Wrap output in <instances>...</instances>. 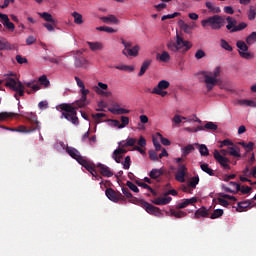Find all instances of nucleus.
<instances>
[{
  "label": "nucleus",
  "instance_id": "57",
  "mask_svg": "<svg viewBox=\"0 0 256 256\" xmlns=\"http://www.w3.org/2000/svg\"><path fill=\"white\" fill-rule=\"evenodd\" d=\"M152 94L153 95H160V97H167V95H169V93L167 91L157 90V89H152Z\"/></svg>",
  "mask_w": 256,
  "mask_h": 256
},
{
  "label": "nucleus",
  "instance_id": "59",
  "mask_svg": "<svg viewBox=\"0 0 256 256\" xmlns=\"http://www.w3.org/2000/svg\"><path fill=\"white\" fill-rule=\"evenodd\" d=\"M135 143H137V140L135 138H127L124 147H135Z\"/></svg>",
  "mask_w": 256,
  "mask_h": 256
},
{
  "label": "nucleus",
  "instance_id": "30",
  "mask_svg": "<svg viewBox=\"0 0 256 256\" xmlns=\"http://www.w3.org/2000/svg\"><path fill=\"white\" fill-rule=\"evenodd\" d=\"M91 51H103V43L101 42H87Z\"/></svg>",
  "mask_w": 256,
  "mask_h": 256
},
{
  "label": "nucleus",
  "instance_id": "63",
  "mask_svg": "<svg viewBox=\"0 0 256 256\" xmlns=\"http://www.w3.org/2000/svg\"><path fill=\"white\" fill-rule=\"evenodd\" d=\"M255 17H256L255 9H253V6H251L248 12V19L249 21H253L255 20Z\"/></svg>",
  "mask_w": 256,
  "mask_h": 256
},
{
  "label": "nucleus",
  "instance_id": "14",
  "mask_svg": "<svg viewBox=\"0 0 256 256\" xmlns=\"http://www.w3.org/2000/svg\"><path fill=\"white\" fill-rule=\"evenodd\" d=\"M66 153H68V155L70 157H72V159H75V161H77V163H79L81 161V159L83 158V156H81V152H79V150H77V148H73L71 146L66 147Z\"/></svg>",
  "mask_w": 256,
  "mask_h": 256
},
{
  "label": "nucleus",
  "instance_id": "37",
  "mask_svg": "<svg viewBox=\"0 0 256 256\" xmlns=\"http://www.w3.org/2000/svg\"><path fill=\"white\" fill-rule=\"evenodd\" d=\"M163 175V170L161 169H152L149 173L150 179H159Z\"/></svg>",
  "mask_w": 256,
  "mask_h": 256
},
{
  "label": "nucleus",
  "instance_id": "17",
  "mask_svg": "<svg viewBox=\"0 0 256 256\" xmlns=\"http://www.w3.org/2000/svg\"><path fill=\"white\" fill-rule=\"evenodd\" d=\"M253 207V200H245L242 202H238L236 211L238 213H243L245 209H251Z\"/></svg>",
  "mask_w": 256,
  "mask_h": 256
},
{
  "label": "nucleus",
  "instance_id": "43",
  "mask_svg": "<svg viewBox=\"0 0 256 256\" xmlns=\"http://www.w3.org/2000/svg\"><path fill=\"white\" fill-rule=\"evenodd\" d=\"M15 131L17 133H33L35 131V129H33L32 127H30L29 129L23 125L19 126L18 128H15Z\"/></svg>",
  "mask_w": 256,
  "mask_h": 256
},
{
  "label": "nucleus",
  "instance_id": "31",
  "mask_svg": "<svg viewBox=\"0 0 256 256\" xmlns=\"http://www.w3.org/2000/svg\"><path fill=\"white\" fill-rule=\"evenodd\" d=\"M109 111L110 113H113V115H127L128 113H131V110L116 107L110 108Z\"/></svg>",
  "mask_w": 256,
  "mask_h": 256
},
{
  "label": "nucleus",
  "instance_id": "49",
  "mask_svg": "<svg viewBox=\"0 0 256 256\" xmlns=\"http://www.w3.org/2000/svg\"><path fill=\"white\" fill-rule=\"evenodd\" d=\"M220 46L222 49H225V51H233V47L229 45V42H227L225 39L220 40Z\"/></svg>",
  "mask_w": 256,
  "mask_h": 256
},
{
  "label": "nucleus",
  "instance_id": "22",
  "mask_svg": "<svg viewBox=\"0 0 256 256\" xmlns=\"http://www.w3.org/2000/svg\"><path fill=\"white\" fill-rule=\"evenodd\" d=\"M100 21H102L103 23H107V24H110V23H113V25H119V23H121L117 17L113 14H110L108 16H102L100 17Z\"/></svg>",
  "mask_w": 256,
  "mask_h": 256
},
{
  "label": "nucleus",
  "instance_id": "39",
  "mask_svg": "<svg viewBox=\"0 0 256 256\" xmlns=\"http://www.w3.org/2000/svg\"><path fill=\"white\" fill-rule=\"evenodd\" d=\"M192 151H195V146L193 144H189L182 148V157H187Z\"/></svg>",
  "mask_w": 256,
  "mask_h": 256
},
{
  "label": "nucleus",
  "instance_id": "29",
  "mask_svg": "<svg viewBox=\"0 0 256 256\" xmlns=\"http://www.w3.org/2000/svg\"><path fill=\"white\" fill-rule=\"evenodd\" d=\"M39 17L41 19H44V21H47V23H55V18H53V15H51L49 12H38Z\"/></svg>",
  "mask_w": 256,
  "mask_h": 256
},
{
  "label": "nucleus",
  "instance_id": "46",
  "mask_svg": "<svg viewBox=\"0 0 256 256\" xmlns=\"http://www.w3.org/2000/svg\"><path fill=\"white\" fill-rule=\"evenodd\" d=\"M43 27H45L47 31H49L50 33H53V31H55V28L57 27V21H54V23L53 22L44 23Z\"/></svg>",
  "mask_w": 256,
  "mask_h": 256
},
{
  "label": "nucleus",
  "instance_id": "56",
  "mask_svg": "<svg viewBox=\"0 0 256 256\" xmlns=\"http://www.w3.org/2000/svg\"><path fill=\"white\" fill-rule=\"evenodd\" d=\"M181 13L174 12L173 14L163 15L161 18V21H167V19H175V17H179Z\"/></svg>",
  "mask_w": 256,
  "mask_h": 256
},
{
  "label": "nucleus",
  "instance_id": "35",
  "mask_svg": "<svg viewBox=\"0 0 256 256\" xmlns=\"http://www.w3.org/2000/svg\"><path fill=\"white\" fill-rule=\"evenodd\" d=\"M241 148L239 146L228 147V155L232 157H241Z\"/></svg>",
  "mask_w": 256,
  "mask_h": 256
},
{
  "label": "nucleus",
  "instance_id": "41",
  "mask_svg": "<svg viewBox=\"0 0 256 256\" xmlns=\"http://www.w3.org/2000/svg\"><path fill=\"white\" fill-rule=\"evenodd\" d=\"M72 17L74 18V23L76 25H83V15L79 14L78 12H73Z\"/></svg>",
  "mask_w": 256,
  "mask_h": 256
},
{
  "label": "nucleus",
  "instance_id": "60",
  "mask_svg": "<svg viewBox=\"0 0 256 256\" xmlns=\"http://www.w3.org/2000/svg\"><path fill=\"white\" fill-rule=\"evenodd\" d=\"M233 142L229 139H225L223 141L220 142V148L222 149V147H233Z\"/></svg>",
  "mask_w": 256,
  "mask_h": 256
},
{
  "label": "nucleus",
  "instance_id": "45",
  "mask_svg": "<svg viewBox=\"0 0 256 256\" xmlns=\"http://www.w3.org/2000/svg\"><path fill=\"white\" fill-rule=\"evenodd\" d=\"M96 31H104L105 33H117L116 29H113L112 27H109V26L96 27Z\"/></svg>",
  "mask_w": 256,
  "mask_h": 256
},
{
  "label": "nucleus",
  "instance_id": "11",
  "mask_svg": "<svg viewBox=\"0 0 256 256\" xmlns=\"http://www.w3.org/2000/svg\"><path fill=\"white\" fill-rule=\"evenodd\" d=\"M25 119L29 121L31 128L34 129V131H40L41 125L39 124L37 120V114L35 113H26Z\"/></svg>",
  "mask_w": 256,
  "mask_h": 256
},
{
  "label": "nucleus",
  "instance_id": "7",
  "mask_svg": "<svg viewBox=\"0 0 256 256\" xmlns=\"http://www.w3.org/2000/svg\"><path fill=\"white\" fill-rule=\"evenodd\" d=\"M106 197L113 203H119V201L125 202V196L119 191H115L113 188H107L105 191Z\"/></svg>",
  "mask_w": 256,
  "mask_h": 256
},
{
  "label": "nucleus",
  "instance_id": "10",
  "mask_svg": "<svg viewBox=\"0 0 256 256\" xmlns=\"http://www.w3.org/2000/svg\"><path fill=\"white\" fill-rule=\"evenodd\" d=\"M185 177H187V166L185 164H179L175 179L179 183H185Z\"/></svg>",
  "mask_w": 256,
  "mask_h": 256
},
{
  "label": "nucleus",
  "instance_id": "50",
  "mask_svg": "<svg viewBox=\"0 0 256 256\" xmlns=\"http://www.w3.org/2000/svg\"><path fill=\"white\" fill-rule=\"evenodd\" d=\"M123 157L124 156L117 150H114L112 153V159H114V161H116V163H121V159H123Z\"/></svg>",
  "mask_w": 256,
  "mask_h": 256
},
{
  "label": "nucleus",
  "instance_id": "3",
  "mask_svg": "<svg viewBox=\"0 0 256 256\" xmlns=\"http://www.w3.org/2000/svg\"><path fill=\"white\" fill-rule=\"evenodd\" d=\"M57 109H61V111H63L60 119H66V121H69L72 125H79L76 107H73L71 104L63 103L60 104Z\"/></svg>",
  "mask_w": 256,
  "mask_h": 256
},
{
  "label": "nucleus",
  "instance_id": "64",
  "mask_svg": "<svg viewBox=\"0 0 256 256\" xmlns=\"http://www.w3.org/2000/svg\"><path fill=\"white\" fill-rule=\"evenodd\" d=\"M207 54L203 51V49H198L195 53V59H203Z\"/></svg>",
  "mask_w": 256,
  "mask_h": 256
},
{
  "label": "nucleus",
  "instance_id": "40",
  "mask_svg": "<svg viewBox=\"0 0 256 256\" xmlns=\"http://www.w3.org/2000/svg\"><path fill=\"white\" fill-rule=\"evenodd\" d=\"M15 113L11 112H0V123H3V121H7V119H11V117H15Z\"/></svg>",
  "mask_w": 256,
  "mask_h": 256
},
{
  "label": "nucleus",
  "instance_id": "33",
  "mask_svg": "<svg viewBox=\"0 0 256 256\" xmlns=\"http://www.w3.org/2000/svg\"><path fill=\"white\" fill-rule=\"evenodd\" d=\"M171 83L167 80H161L156 87L153 89H157V91H165V89H169Z\"/></svg>",
  "mask_w": 256,
  "mask_h": 256
},
{
  "label": "nucleus",
  "instance_id": "51",
  "mask_svg": "<svg viewBox=\"0 0 256 256\" xmlns=\"http://www.w3.org/2000/svg\"><path fill=\"white\" fill-rule=\"evenodd\" d=\"M223 209H216L211 214L210 219H219V217H223Z\"/></svg>",
  "mask_w": 256,
  "mask_h": 256
},
{
  "label": "nucleus",
  "instance_id": "34",
  "mask_svg": "<svg viewBox=\"0 0 256 256\" xmlns=\"http://www.w3.org/2000/svg\"><path fill=\"white\" fill-rule=\"evenodd\" d=\"M198 147V151L202 157H208L209 155V148L205 144H195Z\"/></svg>",
  "mask_w": 256,
  "mask_h": 256
},
{
  "label": "nucleus",
  "instance_id": "32",
  "mask_svg": "<svg viewBox=\"0 0 256 256\" xmlns=\"http://www.w3.org/2000/svg\"><path fill=\"white\" fill-rule=\"evenodd\" d=\"M107 89H109V85H107L103 82H98V87H96V93L98 95H107V93H105V91H107Z\"/></svg>",
  "mask_w": 256,
  "mask_h": 256
},
{
  "label": "nucleus",
  "instance_id": "2",
  "mask_svg": "<svg viewBox=\"0 0 256 256\" xmlns=\"http://www.w3.org/2000/svg\"><path fill=\"white\" fill-rule=\"evenodd\" d=\"M197 75L199 79H204V83L206 84V89L209 93L210 91H213V87H215L217 83H219V79H217V77H220L221 75V67L217 66L213 70V72L201 71V72H198Z\"/></svg>",
  "mask_w": 256,
  "mask_h": 256
},
{
  "label": "nucleus",
  "instance_id": "13",
  "mask_svg": "<svg viewBox=\"0 0 256 256\" xmlns=\"http://www.w3.org/2000/svg\"><path fill=\"white\" fill-rule=\"evenodd\" d=\"M74 67H76V69H87V67H89V60L83 56H75Z\"/></svg>",
  "mask_w": 256,
  "mask_h": 256
},
{
  "label": "nucleus",
  "instance_id": "47",
  "mask_svg": "<svg viewBox=\"0 0 256 256\" xmlns=\"http://www.w3.org/2000/svg\"><path fill=\"white\" fill-rule=\"evenodd\" d=\"M170 213H171L172 217H176L177 219H181L183 217H187V212H185V211L171 210Z\"/></svg>",
  "mask_w": 256,
  "mask_h": 256
},
{
  "label": "nucleus",
  "instance_id": "25",
  "mask_svg": "<svg viewBox=\"0 0 256 256\" xmlns=\"http://www.w3.org/2000/svg\"><path fill=\"white\" fill-rule=\"evenodd\" d=\"M170 201H173L172 197H157L152 200V203H154V205H169Z\"/></svg>",
  "mask_w": 256,
  "mask_h": 256
},
{
  "label": "nucleus",
  "instance_id": "54",
  "mask_svg": "<svg viewBox=\"0 0 256 256\" xmlns=\"http://www.w3.org/2000/svg\"><path fill=\"white\" fill-rule=\"evenodd\" d=\"M256 41V32H252L247 38L246 43L247 45H253Z\"/></svg>",
  "mask_w": 256,
  "mask_h": 256
},
{
  "label": "nucleus",
  "instance_id": "36",
  "mask_svg": "<svg viewBox=\"0 0 256 256\" xmlns=\"http://www.w3.org/2000/svg\"><path fill=\"white\" fill-rule=\"evenodd\" d=\"M200 169L204 171V173H207V175H210V177L215 176V171L209 167V164L204 163L200 165Z\"/></svg>",
  "mask_w": 256,
  "mask_h": 256
},
{
  "label": "nucleus",
  "instance_id": "5",
  "mask_svg": "<svg viewBox=\"0 0 256 256\" xmlns=\"http://www.w3.org/2000/svg\"><path fill=\"white\" fill-rule=\"evenodd\" d=\"M201 25L204 29L209 25L214 31H219V29L225 27V18L219 15L210 16L202 20Z\"/></svg>",
  "mask_w": 256,
  "mask_h": 256
},
{
  "label": "nucleus",
  "instance_id": "62",
  "mask_svg": "<svg viewBox=\"0 0 256 256\" xmlns=\"http://www.w3.org/2000/svg\"><path fill=\"white\" fill-rule=\"evenodd\" d=\"M93 119H95L96 123H101V118L106 117L105 113H96L92 114Z\"/></svg>",
  "mask_w": 256,
  "mask_h": 256
},
{
  "label": "nucleus",
  "instance_id": "16",
  "mask_svg": "<svg viewBox=\"0 0 256 256\" xmlns=\"http://www.w3.org/2000/svg\"><path fill=\"white\" fill-rule=\"evenodd\" d=\"M78 163L79 165H82L86 171H89V173H95V164L85 159V157H83Z\"/></svg>",
  "mask_w": 256,
  "mask_h": 256
},
{
  "label": "nucleus",
  "instance_id": "20",
  "mask_svg": "<svg viewBox=\"0 0 256 256\" xmlns=\"http://www.w3.org/2000/svg\"><path fill=\"white\" fill-rule=\"evenodd\" d=\"M139 45H136L132 48H126L122 51L123 55L126 57H137L139 55Z\"/></svg>",
  "mask_w": 256,
  "mask_h": 256
},
{
  "label": "nucleus",
  "instance_id": "28",
  "mask_svg": "<svg viewBox=\"0 0 256 256\" xmlns=\"http://www.w3.org/2000/svg\"><path fill=\"white\" fill-rule=\"evenodd\" d=\"M156 59L162 61V63H169L171 61V55H169V52L163 51L161 54H157Z\"/></svg>",
  "mask_w": 256,
  "mask_h": 256
},
{
  "label": "nucleus",
  "instance_id": "12",
  "mask_svg": "<svg viewBox=\"0 0 256 256\" xmlns=\"http://www.w3.org/2000/svg\"><path fill=\"white\" fill-rule=\"evenodd\" d=\"M214 159H216L219 164L221 165V167H223V169H231V166L229 165V158L224 157L223 155H221V153H219L217 150L214 151Z\"/></svg>",
  "mask_w": 256,
  "mask_h": 256
},
{
  "label": "nucleus",
  "instance_id": "52",
  "mask_svg": "<svg viewBox=\"0 0 256 256\" xmlns=\"http://www.w3.org/2000/svg\"><path fill=\"white\" fill-rule=\"evenodd\" d=\"M123 165V169L127 170L131 167V156H126L123 162H120Z\"/></svg>",
  "mask_w": 256,
  "mask_h": 256
},
{
  "label": "nucleus",
  "instance_id": "6",
  "mask_svg": "<svg viewBox=\"0 0 256 256\" xmlns=\"http://www.w3.org/2000/svg\"><path fill=\"white\" fill-rule=\"evenodd\" d=\"M227 25L226 29L229 30V33H237L239 31H243V29H247V23L241 22L237 25V19L228 16L226 17Z\"/></svg>",
  "mask_w": 256,
  "mask_h": 256
},
{
  "label": "nucleus",
  "instance_id": "21",
  "mask_svg": "<svg viewBox=\"0 0 256 256\" xmlns=\"http://www.w3.org/2000/svg\"><path fill=\"white\" fill-rule=\"evenodd\" d=\"M193 203H197L196 197L184 199L182 202L177 204L176 209H185L186 207H189V205H193Z\"/></svg>",
  "mask_w": 256,
  "mask_h": 256
},
{
  "label": "nucleus",
  "instance_id": "27",
  "mask_svg": "<svg viewBox=\"0 0 256 256\" xmlns=\"http://www.w3.org/2000/svg\"><path fill=\"white\" fill-rule=\"evenodd\" d=\"M194 217L196 219H199L201 217H209V210L206 207H201L198 210H196Z\"/></svg>",
  "mask_w": 256,
  "mask_h": 256
},
{
  "label": "nucleus",
  "instance_id": "44",
  "mask_svg": "<svg viewBox=\"0 0 256 256\" xmlns=\"http://www.w3.org/2000/svg\"><path fill=\"white\" fill-rule=\"evenodd\" d=\"M204 129L205 131H217V129H219V126H217V124H215L214 122H207L204 125Z\"/></svg>",
  "mask_w": 256,
  "mask_h": 256
},
{
  "label": "nucleus",
  "instance_id": "38",
  "mask_svg": "<svg viewBox=\"0 0 256 256\" xmlns=\"http://www.w3.org/2000/svg\"><path fill=\"white\" fill-rule=\"evenodd\" d=\"M238 105L245 107H256V102L253 100L241 99L238 101Z\"/></svg>",
  "mask_w": 256,
  "mask_h": 256
},
{
  "label": "nucleus",
  "instance_id": "19",
  "mask_svg": "<svg viewBox=\"0 0 256 256\" xmlns=\"http://www.w3.org/2000/svg\"><path fill=\"white\" fill-rule=\"evenodd\" d=\"M178 25H179L181 31L185 32L187 35H191V33H193V29H195V26L189 25V24L185 23V21H183V20H179Z\"/></svg>",
  "mask_w": 256,
  "mask_h": 256
},
{
  "label": "nucleus",
  "instance_id": "26",
  "mask_svg": "<svg viewBox=\"0 0 256 256\" xmlns=\"http://www.w3.org/2000/svg\"><path fill=\"white\" fill-rule=\"evenodd\" d=\"M98 169L103 177H113V172L104 164H98Z\"/></svg>",
  "mask_w": 256,
  "mask_h": 256
},
{
  "label": "nucleus",
  "instance_id": "55",
  "mask_svg": "<svg viewBox=\"0 0 256 256\" xmlns=\"http://www.w3.org/2000/svg\"><path fill=\"white\" fill-rule=\"evenodd\" d=\"M120 121V129H124V127H127V125H129V117L127 116H121Z\"/></svg>",
  "mask_w": 256,
  "mask_h": 256
},
{
  "label": "nucleus",
  "instance_id": "4",
  "mask_svg": "<svg viewBox=\"0 0 256 256\" xmlns=\"http://www.w3.org/2000/svg\"><path fill=\"white\" fill-rule=\"evenodd\" d=\"M191 47H193V44L190 41L184 40L179 34L176 35V42L169 41L167 43V49L172 51V53H187Z\"/></svg>",
  "mask_w": 256,
  "mask_h": 256
},
{
  "label": "nucleus",
  "instance_id": "18",
  "mask_svg": "<svg viewBox=\"0 0 256 256\" xmlns=\"http://www.w3.org/2000/svg\"><path fill=\"white\" fill-rule=\"evenodd\" d=\"M0 19L3 20V25L8 29V31H15V24L9 20V16H7V14L0 13Z\"/></svg>",
  "mask_w": 256,
  "mask_h": 256
},
{
  "label": "nucleus",
  "instance_id": "23",
  "mask_svg": "<svg viewBox=\"0 0 256 256\" xmlns=\"http://www.w3.org/2000/svg\"><path fill=\"white\" fill-rule=\"evenodd\" d=\"M122 193L123 195L127 198L130 199V203H134L135 205H138V203L141 201L137 197H133V194H131V191L129 188H122Z\"/></svg>",
  "mask_w": 256,
  "mask_h": 256
},
{
  "label": "nucleus",
  "instance_id": "8",
  "mask_svg": "<svg viewBox=\"0 0 256 256\" xmlns=\"http://www.w3.org/2000/svg\"><path fill=\"white\" fill-rule=\"evenodd\" d=\"M138 205L142 207V209H145L149 215H161V209H159V207L153 206L143 199L138 202Z\"/></svg>",
  "mask_w": 256,
  "mask_h": 256
},
{
  "label": "nucleus",
  "instance_id": "24",
  "mask_svg": "<svg viewBox=\"0 0 256 256\" xmlns=\"http://www.w3.org/2000/svg\"><path fill=\"white\" fill-rule=\"evenodd\" d=\"M152 63H153V60L151 59L145 60L141 65L140 72L138 73V77H143L147 72V69L151 67Z\"/></svg>",
  "mask_w": 256,
  "mask_h": 256
},
{
  "label": "nucleus",
  "instance_id": "1",
  "mask_svg": "<svg viewBox=\"0 0 256 256\" xmlns=\"http://www.w3.org/2000/svg\"><path fill=\"white\" fill-rule=\"evenodd\" d=\"M13 73L7 74L5 78V87H9L12 91H15L16 94H14L15 99L19 101V97H23L26 93L28 95H31V93H36V91H39L41 89V85H44L45 87H49L51 85V82L47 78V76L42 75L38 82L35 80H31L30 82H20L19 79L11 78L13 77Z\"/></svg>",
  "mask_w": 256,
  "mask_h": 256
},
{
  "label": "nucleus",
  "instance_id": "53",
  "mask_svg": "<svg viewBox=\"0 0 256 256\" xmlns=\"http://www.w3.org/2000/svg\"><path fill=\"white\" fill-rule=\"evenodd\" d=\"M206 7L210 11H213V13H221V8L213 6L211 2H206Z\"/></svg>",
  "mask_w": 256,
  "mask_h": 256
},
{
  "label": "nucleus",
  "instance_id": "15",
  "mask_svg": "<svg viewBox=\"0 0 256 256\" xmlns=\"http://www.w3.org/2000/svg\"><path fill=\"white\" fill-rule=\"evenodd\" d=\"M229 185L236 189V193H239V191L242 193V195H248V193H251L252 188L249 186H241V184L237 182H230Z\"/></svg>",
  "mask_w": 256,
  "mask_h": 256
},
{
  "label": "nucleus",
  "instance_id": "42",
  "mask_svg": "<svg viewBox=\"0 0 256 256\" xmlns=\"http://www.w3.org/2000/svg\"><path fill=\"white\" fill-rule=\"evenodd\" d=\"M7 50H11V43H9V41L5 39L0 40V51H7Z\"/></svg>",
  "mask_w": 256,
  "mask_h": 256
},
{
  "label": "nucleus",
  "instance_id": "48",
  "mask_svg": "<svg viewBox=\"0 0 256 256\" xmlns=\"http://www.w3.org/2000/svg\"><path fill=\"white\" fill-rule=\"evenodd\" d=\"M197 185H199V176H194L189 181L188 187H191V189H196Z\"/></svg>",
  "mask_w": 256,
  "mask_h": 256
},
{
  "label": "nucleus",
  "instance_id": "9",
  "mask_svg": "<svg viewBox=\"0 0 256 256\" xmlns=\"http://www.w3.org/2000/svg\"><path fill=\"white\" fill-rule=\"evenodd\" d=\"M236 47H238V53L243 59H253V54L249 52V46L241 40L237 41Z\"/></svg>",
  "mask_w": 256,
  "mask_h": 256
},
{
  "label": "nucleus",
  "instance_id": "61",
  "mask_svg": "<svg viewBox=\"0 0 256 256\" xmlns=\"http://www.w3.org/2000/svg\"><path fill=\"white\" fill-rule=\"evenodd\" d=\"M148 155L151 161H159V156H157V152H155V150H149Z\"/></svg>",
  "mask_w": 256,
  "mask_h": 256
},
{
  "label": "nucleus",
  "instance_id": "58",
  "mask_svg": "<svg viewBox=\"0 0 256 256\" xmlns=\"http://www.w3.org/2000/svg\"><path fill=\"white\" fill-rule=\"evenodd\" d=\"M126 185L128 188H130L131 191H133L134 193H139V188L137 187V185L133 184V182L131 181H127Z\"/></svg>",
  "mask_w": 256,
  "mask_h": 256
}]
</instances>
